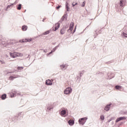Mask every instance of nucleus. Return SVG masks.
<instances>
[{
  "label": "nucleus",
  "instance_id": "1",
  "mask_svg": "<svg viewBox=\"0 0 127 127\" xmlns=\"http://www.w3.org/2000/svg\"><path fill=\"white\" fill-rule=\"evenodd\" d=\"M87 120H88V118L84 117L81 119H79L78 120V122L79 125H82V126H84L85 123H86Z\"/></svg>",
  "mask_w": 127,
  "mask_h": 127
},
{
  "label": "nucleus",
  "instance_id": "2",
  "mask_svg": "<svg viewBox=\"0 0 127 127\" xmlns=\"http://www.w3.org/2000/svg\"><path fill=\"white\" fill-rule=\"evenodd\" d=\"M9 55L10 57H11L12 58H15V57L20 56V55H21V54L19 53H16V52H14V53L10 52Z\"/></svg>",
  "mask_w": 127,
  "mask_h": 127
},
{
  "label": "nucleus",
  "instance_id": "3",
  "mask_svg": "<svg viewBox=\"0 0 127 127\" xmlns=\"http://www.w3.org/2000/svg\"><path fill=\"white\" fill-rule=\"evenodd\" d=\"M21 114H22V112H20L18 114V116H14L12 121H13L14 123H16V121H20V118H21Z\"/></svg>",
  "mask_w": 127,
  "mask_h": 127
},
{
  "label": "nucleus",
  "instance_id": "4",
  "mask_svg": "<svg viewBox=\"0 0 127 127\" xmlns=\"http://www.w3.org/2000/svg\"><path fill=\"white\" fill-rule=\"evenodd\" d=\"M72 88H71L70 87H68L64 90V94L65 95H68L69 94H71V93H72Z\"/></svg>",
  "mask_w": 127,
  "mask_h": 127
},
{
  "label": "nucleus",
  "instance_id": "5",
  "mask_svg": "<svg viewBox=\"0 0 127 127\" xmlns=\"http://www.w3.org/2000/svg\"><path fill=\"white\" fill-rule=\"evenodd\" d=\"M31 41H32V38H30V39H23L22 40H20L19 41V42H20V43H24V42H30Z\"/></svg>",
  "mask_w": 127,
  "mask_h": 127
},
{
  "label": "nucleus",
  "instance_id": "6",
  "mask_svg": "<svg viewBox=\"0 0 127 127\" xmlns=\"http://www.w3.org/2000/svg\"><path fill=\"white\" fill-rule=\"evenodd\" d=\"M126 3H127V0H120L119 5L121 7H123L126 5Z\"/></svg>",
  "mask_w": 127,
  "mask_h": 127
},
{
  "label": "nucleus",
  "instance_id": "7",
  "mask_svg": "<svg viewBox=\"0 0 127 127\" xmlns=\"http://www.w3.org/2000/svg\"><path fill=\"white\" fill-rule=\"evenodd\" d=\"M73 29H74V22H71L69 25V28L67 30V32H69V31H73Z\"/></svg>",
  "mask_w": 127,
  "mask_h": 127
},
{
  "label": "nucleus",
  "instance_id": "8",
  "mask_svg": "<svg viewBox=\"0 0 127 127\" xmlns=\"http://www.w3.org/2000/svg\"><path fill=\"white\" fill-rule=\"evenodd\" d=\"M124 120H127V118L126 117H121L117 118L116 120V123H119V122H121V121H124Z\"/></svg>",
  "mask_w": 127,
  "mask_h": 127
},
{
  "label": "nucleus",
  "instance_id": "9",
  "mask_svg": "<svg viewBox=\"0 0 127 127\" xmlns=\"http://www.w3.org/2000/svg\"><path fill=\"white\" fill-rule=\"evenodd\" d=\"M111 105H112V103H110L109 104H107L106 106L104 108L105 111H106V112H109V110L111 109Z\"/></svg>",
  "mask_w": 127,
  "mask_h": 127
},
{
  "label": "nucleus",
  "instance_id": "10",
  "mask_svg": "<svg viewBox=\"0 0 127 127\" xmlns=\"http://www.w3.org/2000/svg\"><path fill=\"white\" fill-rule=\"evenodd\" d=\"M107 76L108 77V79H109V80H111V79H113V78H114V77H115V74H114V73L109 72L107 74Z\"/></svg>",
  "mask_w": 127,
  "mask_h": 127
},
{
  "label": "nucleus",
  "instance_id": "11",
  "mask_svg": "<svg viewBox=\"0 0 127 127\" xmlns=\"http://www.w3.org/2000/svg\"><path fill=\"white\" fill-rule=\"evenodd\" d=\"M47 109L49 111H51V110H52V109H53V105H52L51 103L50 104H48L47 105Z\"/></svg>",
  "mask_w": 127,
  "mask_h": 127
},
{
  "label": "nucleus",
  "instance_id": "12",
  "mask_svg": "<svg viewBox=\"0 0 127 127\" xmlns=\"http://www.w3.org/2000/svg\"><path fill=\"white\" fill-rule=\"evenodd\" d=\"M51 32V30H48L44 33H43L42 34L39 35V36H43V35H47V34H49Z\"/></svg>",
  "mask_w": 127,
  "mask_h": 127
},
{
  "label": "nucleus",
  "instance_id": "13",
  "mask_svg": "<svg viewBox=\"0 0 127 127\" xmlns=\"http://www.w3.org/2000/svg\"><path fill=\"white\" fill-rule=\"evenodd\" d=\"M52 81L50 79H48L46 81V85H47V86H52Z\"/></svg>",
  "mask_w": 127,
  "mask_h": 127
},
{
  "label": "nucleus",
  "instance_id": "14",
  "mask_svg": "<svg viewBox=\"0 0 127 127\" xmlns=\"http://www.w3.org/2000/svg\"><path fill=\"white\" fill-rule=\"evenodd\" d=\"M60 27V23H57L56 24V26L55 27V29H53L54 31H56Z\"/></svg>",
  "mask_w": 127,
  "mask_h": 127
},
{
  "label": "nucleus",
  "instance_id": "15",
  "mask_svg": "<svg viewBox=\"0 0 127 127\" xmlns=\"http://www.w3.org/2000/svg\"><path fill=\"white\" fill-rule=\"evenodd\" d=\"M60 115H61V116H62V117H66V116H65V115H66V110H63L61 112Z\"/></svg>",
  "mask_w": 127,
  "mask_h": 127
},
{
  "label": "nucleus",
  "instance_id": "16",
  "mask_svg": "<svg viewBox=\"0 0 127 127\" xmlns=\"http://www.w3.org/2000/svg\"><path fill=\"white\" fill-rule=\"evenodd\" d=\"M65 8L66 9V11H69L70 7H69V3L67 1L65 2Z\"/></svg>",
  "mask_w": 127,
  "mask_h": 127
},
{
  "label": "nucleus",
  "instance_id": "17",
  "mask_svg": "<svg viewBox=\"0 0 127 127\" xmlns=\"http://www.w3.org/2000/svg\"><path fill=\"white\" fill-rule=\"evenodd\" d=\"M18 77H20V76H19V75H17V76H10L9 77V80H11L12 81H13V80H14V79H16V78H18Z\"/></svg>",
  "mask_w": 127,
  "mask_h": 127
},
{
  "label": "nucleus",
  "instance_id": "18",
  "mask_svg": "<svg viewBox=\"0 0 127 127\" xmlns=\"http://www.w3.org/2000/svg\"><path fill=\"white\" fill-rule=\"evenodd\" d=\"M75 123V121L74 120H70L68 122V124L69 126H73Z\"/></svg>",
  "mask_w": 127,
  "mask_h": 127
},
{
  "label": "nucleus",
  "instance_id": "19",
  "mask_svg": "<svg viewBox=\"0 0 127 127\" xmlns=\"http://www.w3.org/2000/svg\"><path fill=\"white\" fill-rule=\"evenodd\" d=\"M121 36L122 38H127V34L126 32H122Z\"/></svg>",
  "mask_w": 127,
  "mask_h": 127
},
{
  "label": "nucleus",
  "instance_id": "20",
  "mask_svg": "<svg viewBox=\"0 0 127 127\" xmlns=\"http://www.w3.org/2000/svg\"><path fill=\"white\" fill-rule=\"evenodd\" d=\"M11 6L12 7V6H13V4L8 5L7 7L4 9V10L5 11H7V10H8V8H10Z\"/></svg>",
  "mask_w": 127,
  "mask_h": 127
},
{
  "label": "nucleus",
  "instance_id": "21",
  "mask_svg": "<svg viewBox=\"0 0 127 127\" xmlns=\"http://www.w3.org/2000/svg\"><path fill=\"white\" fill-rule=\"evenodd\" d=\"M67 16H68V13H66L65 14H64L62 17L61 18L62 19H63L64 20V19H65L66 20H67Z\"/></svg>",
  "mask_w": 127,
  "mask_h": 127
},
{
  "label": "nucleus",
  "instance_id": "22",
  "mask_svg": "<svg viewBox=\"0 0 127 127\" xmlns=\"http://www.w3.org/2000/svg\"><path fill=\"white\" fill-rule=\"evenodd\" d=\"M27 28H28L27 26L25 25L22 26V30L23 31H26V30H27Z\"/></svg>",
  "mask_w": 127,
  "mask_h": 127
},
{
  "label": "nucleus",
  "instance_id": "23",
  "mask_svg": "<svg viewBox=\"0 0 127 127\" xmlns=\"http://www.w3.org/2000/svg\"><path fill=\"white\" fill-rule=\"evenodd\" d=\"M1 100H5L6 99V94L4 93L1 95Z\"/></svg>",
  "mask_w": 127,
  "mask_h": 127
},
{
  "label": "nucleus",
  "instance_id": "24",
  "mask_svg": "<svg viewBox=\"0 0 127 127\" xmlns=\"http://www.w3.org/2000/svg\"><path fill=\"white\" fill-rule=\"evenodd\" d=\"M65 29L64 28H63L61 29V34L63 35V34H64V33H65Z\"/></svg>",
  "mask_w": 127,
  "mask_h": 127
},
{
  "label": "nucleus",
  "instance_id": "25",
  "mask_svg": "<svg viewBox=\"0 0 127 127\" xmlns=\"http://www.w3.org/2000/svg\"><path fill=\"white\" fill-rule=\"evenodd\" d=\"M16 93H17L16 90H14L13 91H12V95H13V96L11 95V98H13V97H14L15 96Z\"/></svg>",
  "mask_w": 127,
  "mask_h": 127
},
{
  "label": "nucleus",
  "instance_id": "26",
  "mask_svg": "<svg viewBox=\"0 0 127 127\" xmlns=\"http://www.w3.org/2000/svg\"><path fill=\"white\" fill-rule=\"evenodd\" d=\"M60 45L59 44L58 46H57L56 47H55L53 50H52V51H53V52H55V51H56V50H57V48H58V47H59Z\"/></svg>",
  "mask_w": 127,
  "mask_h": 127
},
{
  "label": "nucleus",
  "instance_id": "27",
  "mask_svg": "<svg viewBox=\"0 0 127 127\" xmlns=\"http://www.w3.org/2000/svg\"><path fill=\"white\" fill-rule=\"evenodd\" d=\"M22 4H19L18 5L17 7V9L18 10H20L21 9V6H22Z\"/></svg>",
  "mask_w": 127,
  "mask_h": 127
},
{
  "label": "nucleus",
  "instance_id": "28",
  "mask_svg": "<svg viewBox=\"0 0 127 127\" xmlns=\"http://www.w3.org/2000/svg\"><path fill=\"white\" fill-rule=\"evenodd\" d=\"M115 89H116V90H120V89H122V86L120 85H116L115 86Z\"/></svg>",
  "mask_w": 127,
  "mask_h": 127
},
{
  "label": "nucleus",
  "instance_id": "29",
  "mask_svg": "<svg viewBox=\"0 0 127 127\" xmlns=\"http://www.w3.org/2000/svg\"><path fill=\"white\" fill-rule=\"evenodd\" d=\"M79 76H80V77H79V76H77V80H79H79H81V77H82V76H83V73L80 72Z\"/></svg>",
  "mask_w": 127,
  "mask_h": 127
},
{
  "label": "nucleus",
  "instance_id": "30",
  "mask_svg": "<svg viewBox=\"0 0 127 127\" xmlns=\"http://www.w3.org/2000/svg\"><path fill=\"white\" fill-rule=\"evenodd\" d=\"M120 4H115V8H117V9H119L120 8Z\"/></svg>",
  "mask_w": 127,
  "mask_h": 127
},
{
  "label": "nucleus",
  "instance_id": "31",
  "mask_svg": "<svg viewBox=\"0 0 127 127\" xmlns=\"http://www.w3.org/2000/svg\"><path fill=\"white\" fill-rule=\"evenodd\" d=\"M100 120H101V121H104V120H105V116L104 115H101L100 116Z\"/></svg>",
  "mask_w": 127,
  "mask_h": 127
},
{
  "label": "nucleus",
  "instance_id": "32",
  "mask_svg": "<svg viewBox=\"0 0 127 127\" xmlns=\"http://www.w3.org/2000/svg\"><path fill=\"white\" fill-rule=\"evenodd\" d=\"M97 30L95 31V33H96L97 36H98V35H99V34H100V33H101V30L98 31L97 32Z\"/></svg>",
  "mask_w": 127,
  "mask_h": 127
},
{
  "label": "nucleus",
  "instance_id": "33",
  "mask_svg": "<svg viewBox=\"0 0 127 127\" xmlns=\"http://www.w3.org/2000/svg\"><path fill=\"white\" fill-rule=\"evenodd\" d=\"M76 28H77V26H75V28H74V30H73V32H71V33H72V34H74V33H75V32H76Z\"/></svg>",
  "mask_w": 127,
  "mask_h": 127
},
{
  "label": "nucleus",
  "instance_id": "34",
  "mask_svg": "<svg viewBox=\"0 0 127 127\" xmlns=\"http://www.w3.org/2000/svg\"><path fill=\"white\" fill-rule=\"evenodd\" d=\"M23 66H18L17 70H22L23 69Z\"/></svg>",
  "mask_w": 127,
  "mask_h": 127
},
{
  "label": "nucleus",
  "instance_id": "35",
  "mask_svg": "<svg viewBox=\"0 0 127 127\" xmlns=\"http://www.w3.org/2000/svg\"><path fill=\"white\" fill-rule=\"evenodd\" d=\"M114 62V61L112 60L109 62L105 63L106 64H111V63H113Z\"/></svg>",
  "mask_w": 127,
  "mask_h": 127
},
{
  "label": "nucleus",
  "instance_id": "36",
  "mask_svg": "<svg viewBox=\"0 0 127 127\" xmlns=\"http://www.w3.org/2000/svg\"><path fill=\"white\" fill-rule=\"evenodd\" d=\"M85 3H86V1H84L82 2V4H81V6H82V7H84V6H85Z\"/></svg>",
  "mask_w": 127,
  "mask_h": 127
},
{
  "label": "nucleus",
  "instance_id": "37",
  "mask_svg": "<svg viewBox=\"0 0 127 127\" xmlns=\"http://www.w3.org/2000/svg\"><path fill=\"white\" fill-rule=\"evenodd\" d=\"M74 2H73V3H72V7H74V6H75V5H78V3L77 2H75V4H74Z\"/></svg>",
  "mask_w": 127,
  "mask_h": 127
},
{
  "label": "nucleus",
  "instance_id": "38",
  "mask_svg": "<svg viewBox=\"0 0 127 127\" xmlns=\"http://www.w3.org/2000/svg\"><path fill=\"white\" fill-rule=\"evenodd\" d=\"M61 68H62V69H64L65 68V65L64 64H61L60 65Z\"/></svg>",
  "mask_w": 127,
  "mask_h": 127
},
{
  "label": "nucleus",
  "instance_id": "39",
  "mask_svg": "<svg viewBox=\"0 0 127 127\" xmlns=\"http://www.w3.org/2000/svg\"><path fill=\"white\" fill-rule=\"evenodd\" d=\"M14 73V71H8L7 72L6 74H12Z\"/></svg>",
  "mask_w": 127,
  "mask_h": 127
},
{
  "label": "nucleus",
  "instance_id": "40",
  "mask_svg": "<svg viewBox=\"0 0 127 127\" xmlns=\"http://www.w3.org/2000/svg\"><path fill=\"white\" fill-rule=\"evenodd\" d=\"M0 62L1 63V64H5V62H4V60H0Z\"/></svg>",
  "mask_w": 127,
  "mask_h": 127
},
{
  "label": "nucleus",
  "instance_id": "41",
  "mask_svg": "<svg viewBox=\"0 0 127 127\" xmlns=\"http://www.w3.org/2000/svg\"><path fill=\"white\" fill-rule=\"evenodd\" d=\"M61 5H59L58 6L56 7V9H59V8H60L61 7Z\"/></svg>",
  "mask_w": 127,
  "mask_h": 127
},
{
  "label": "nucleus",
  "instance_id": "42",
  "mask_svg": "<svg viewBox=\"0 0 127 127\" xmlns=\"http://www.w3.org/2000/svg\"><path fill=\"white\" fill-rule=\"evenodd\" d=\"M68 27H69L68 25H66L64 26V29H66V28H68Z\"/></svg>",
  "mask_w": 127,
  "mask_h": 127
},
{
  "label": "nucleus",
  "instance_id": "43",
  "mask_svg": "<svg viewBox=\"0 0 127 127\" xmlns=\"http://www.w3.org/2000/svg\"><path fill=\"white\" fill-rule=\"evenodd\" d=\"M53 53V51H51L48 54V55H50Z\"/></svg>",
  "mask_w": 127,
  "mask_h": 127
},
{
  "label": "nucleus",
  "instance_id": "44",
  "mask_svg": "<svg viewBox=\"0 0 127 127\" xmlns=\"http://www.w3.org/2000/svg\"><path fill=\"white\" fill-rule=\"evenodd\" d=\"M124 122H121L120 124H119V127L120 126H123V125H124Z\"/></svg>",
  "mask_w": 127,
  "mask_h": 127
},
{
  "label": "nucleus",
  "instance_id": "45",
  "mask_svg": "<svg viewBox=\"0 0 127 127\" xmlns=\"http://www.w3.org/2000/svg\"><path fill=\"white\" fill-rule=\"evenodd\" d=\"M63 21H64V20L63 19H61L59 21V22H61V23H62V22H63Z\"/></svg>",
  "mask_w": 127,
  "mask_h": 127
},
{
  "label": "nucleus",
  "instance_id": "46",
  "mask_svg": "<svg viewBox=\"0 0 127 127\" xmlns=\"http://www.w3.org/2000/svg\"><path fill=\"white\" fill-rule=\"evenodd\" d=\"M115 117H112L110 119L111 121H114V120H115Z\"/></svg>",
  "mask_w": 127,
  "mask_h": 127
},
{
  "label": "nucleus",
  "instance_id": "47",
  "mask_svg": "<svg viewBox=\"0 0 127 127\" xmlns=\"http://www.w3.org/2000/svg\"><path fill=\"white\" fill-rule=\"evenodd\" d=\"M11 4H13V5H14V4H16V1H15L14 3H11Z\"/></svg>",
  "mask_w": 127,
  "mask_h": 127
},
{
  "label": "nucleus",
  "instance_id": "48",
  "mask_svg": "<svg viewBox=\"0 0 127 127\" xmlns=\"http://www.w3.org/2000/svg\"><path fill=\"white\" fill-rule=\"evenodd\" d=\"M123 32H125V33H126V34H127V30H126L125 31H124Z\"/></svg>",
  "mask_w": 127,
  "mask_h": 127
},
{
  "label": "nucleus",
  "instance_id": "49",
  "mask_svg": "<svg viewBox=\"0 0 127 127\" xmlns=\"http://www.w3.org/2000/svg\"><path fill=\"white\" fill-rule=\"evenodd\" d=\"M110 122H112V121L111 120V119H109V120L108 121V123H110Z\"/></svg>",
  "mask_w": 127,
  "mask_h": 127
},
{
  "label": "nucleus",
  "instance_id": "50",
  "mask_svg": "<svg viewBox=\"0 0 127 127\" xmlns=\"http://www.w3.org/2000/svg\"><path fill=\"white\" fill-rule=\"evenodd\" d=\"M45 20V18H43V20H42V21L43 22H44V21Z\"/></svg>",
  "mask_w": 127,
  "mask_h": 127
},
{
  "label": "nucleus",
  "instance_id": "51",
  "mask_svg": "<svg viewBox=\"0 0 127 127\" xmlns=\"http://www.w3.org/2000/svg\"><path fill=\"white\" fill-rule=\"evenodd\" d=\"M100 73H101V72H99V73L97 72V73H96V75H98V74H99Z\"/></svg>",
  "mask_w": 127,
  "mask_h": 127
},
{
  "label": "nucleus",
  "instance_id": "52",
  "mask_svg": "<svg viewBox=\"0 0 127 127\" xmlns=\"http://www.w3.org/2000/svg\"><path fill=\"white\" fill-rule=\"evenodd\" d=\"M96 49V47H93V49Z\"/></svg>",
  "mask_w": 127,
  "mask_h": 127
},
{
  "label": "nucleus",
  "instance_id": "53",
  "mask_svg": "<svg viewBox=\"0 0 127 127\" xmlns=\"http://www.w3.org/2000/svg\"><path fill=\"white\" fill-rule=\"evenodd\" d=\"M1 40V37H0V41Z\"/></svg>",
  "mask_w": 127,
  "mask_h": 127
},
{
  "label": "nucleus",
  "instance_id": "54",
  "mask_svg": "<svg viewBox=\"0 0 127 127\" xmlns=\"http://www.w3.org/2000/svg\"><path fill=\"white\" fill-rule=\"evenodd\" d=\"M26 11V10H25V11L24 12H25Z\"/></svg>",
  "mask_w": 127,
  "mask_h": 127
},
{
  "label": "nucleus",
  "instance_id": "55",
  "mask_svg": "<svg viewBox=\"0 0 127 127\" xmlns=\"http://www.w3.org/2000/svg\"><path fill=\"white\" fill-rule=\"evenodd\" d=\"M91 20H93V19H90Z\"/></svg>",
  "mask_w": 127,
  "mask_h": 127
},
{
  "label": "nucleus",
  "instance_id": "56",
  "mask_svg": "<svg viewBox=\"0 0 127 127\" xmlns=\"http://www.w3.org/2000/svg\"><path fill=\"white\" fill-rule=\"evenodd\" d=\"M96 36H95V37H94V38H96Z\"/></svg>",
  "mask_w": 127,
  "mask_h": 127
},
{
  "label": "nucleus",
  "instance_id": "57",
  "mask_svg": "<svg viewBox=\"0 0 127 127\" xmlns=\"http://www.w3.org/2000/svg\"><path fill=\"white\" fill-rule=\"evenodd\" d=\"M0 98H1V96H0Z\"/></svg>",
  "mask_w": 127,
  "mask_h": 127
},
{
  "label": "nucleus",
  "instance_id": "58",
  "mask_svg": "<svg viewBox=\"0 0 127 127\" xmlns=\"http://www.w3.org/2000/svg\"><path fill=\"white\" fill-rule=\"evenodd\" d=\"M68 32H70V31H68Z\"/></svg>",
  "mask_w": 127,
  "mask_h": 127
}]
</instances>
